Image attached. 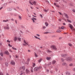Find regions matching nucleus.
I'll return each mask as SVG.
<instances>
[{
    "instance_id": "62",
    "label": "nucleus",
    "mask_w": 75,
    "mask_h": 75,
    "mask_svg": "<svg viewBox=\"0 0 75 75\" xmlns=\"http://www.w3.org/2000/svg\"><path fill=\"white\" fill-rule=\"evenodd\" d=\"M9 51H10V52H12V51H11V50H9Z\"/></svg>"
},
{
    "instance_id": "7",
    "label": "nucleus",
    "mask_w": 75,
    "mask_h": 75,
    "mask_svg": "<svg viewBox=\"0 0 75 75\" xmlns=\"http://www.w3.org/2000/svg\"><path fill=\"white\" fill-rule=\"evenodd\" d=\"M68 55V54H62L61 55V56L62 57H67Z\"/></svg>"
},
{
    "instance_id": "37",
    "label": "nucleus",
    "mask_w": 75,
    "mask_h": 75,
    "mask_svg": "<svg viewBox=\"0 0 75 75\" xmlns=\"http://www.w3.org/2000/svg\"><path fill=\"white\" fill-rule=\"evenodd\" d=\"M67 21H68V22H69V23H71V21L67 19Z\"/></svg>"
},
{
    "instance_id": "32",
    "label": "nucleus",
    "mask_w": 75,
    "mask_h": 75,
    "mask_svg": "<svg viewBox=\"0 0 75 75\" xmlns=\"http://www.w3.org/2000/svg\"><path fill=\"white\" fill-rule=\"evenodd\" d=\"M35 64L33 63V67H35Z\"/></svg>"
},
{
    "instance_id": "10",
    "label": "nucleus",
    "mask_w": 75,
    "mask_h": 75,
    "mask_svg": "<svg viewBox=\"0 0 75 75\" xmlns=\"http://www.w3.org/2000/svg\"><path fill=\"white\" fill-rule=\"evenodd\" d=\"M4 54H6V55H9V53H8V52L7 51H6L4 52Z\"/></svg>"
},
{
    "instance_id": "55",
    "label": "nucleus",
    "mask_w": 75,
    "mask_h": 75,
    "mask_svg": "<svg viewBox=\"0 0 75 75\" xmlns=\"http://www.w3.org/2000/svg\"><path fill=\"white\" fill-rule=\"evenodd\" d=\"M36 35H37V36H38V37H40V35L37 34H36Z\"/></svg>"
},
{
    "instance_id": "50",
    "label": "nucleus",
    "mask_w": 75,
    "mask_h": 75,
    "mask_svg": "<svg viewBox=\"0 0 75 75\" xmlns=\"http://www.w3.org/2000/svg\"><path fill=\"white\" fill-rule=\"evenodd\" d=\"M30 59H28L27 61H28V62H29V61H30Z\"/></svg>"
},
{
    "instance_id": "5",
    "label": "nucleus",
    "mask_w": 75,
    "mask_h": 75,
    "mask_svg": "<svg viewBox=\"0 0 75 75\" xmlns=\"http://www.w3.org/2000/svg\"><path fill=\"white\" fill-rule=\"evenodd\" d=\"M64 16L66 18H67V19H69V17L68 16V14H66L65 13H64Z\"/></svg>"
},
{
    "instance_id": "12",
    "label": "nucleus",
    "mask_w": 75,
    "mask_h": 75,
    "mask_svg": "<svg viewBox=\"0 0 75 75\" xmlns=\"http://www.w3.org/2000/svg\"><path fill=\"white\" fill-rule=\"evenodd\" d=\"M69 25H70L69 27L70 28L71 30H72V28H74V27H73V26L72 25L69 24Z\"/></svg>"
},
{
    "instance_id": "51",
    "label": "nucleus",
    "mask_w": 75,
    "mask_h": 75,
    "mask_svg": "<svg viewBox=\"0 0 75 75\" xmlns=\"http://www.w3.org/2000/svg\"><path fill=\"white\" fill-rule=\"evenodd\" d=\"M45 28H46V27H45V26H43V29H44Z\"/></svg>"
},
{
    "instance_id": "17",
    "label": "nucleus",
    "mask_w": 75,
    "mask_h": 75,
    "mask_svg": "<svg viewBox=\"0 0 75 75\" xmlns=\"http://www.w3.org/2000/svg\"><path fill=\"white\" fill-rule=\"evenodd\" d=\"M34 37H35L36 39H38L40 40H41V39H40V38H38V37L36 36H34Z\"/></svg>"
},
{
    "instance_id": "1",
    "label": "nucleus",
    "mask_w": 75,
    "mask_h": 75,
    "mask_svg": "<svg viewBox=\"0 0 75 75\" xmlns=\"http://www.w3.org/2000/svg\"><path fill=\"white\" fill-rule=\"evenodd\" d=\"M29 3L30 4H31V5H33V4L34 5H36L37 4V1H34L33 0H30L29 1Z\"/></svg>"
},
{
    "instance_id": "19",
    "label": "nucleus",
    "mask_w": 75,
    "mask_h": 75,
    "mask_svg": "<svg viewBox=\"0 0 75 75\" xmlns=\"http://www.w3.org/2000/svg\"><path fill=\"white\" fill-rule=\"evenodd\" d=\"M5 64L6 66L7 67H8V64L7 62H5Z\"/></svg>"
},
{
    "instance_id": "44",
    "label": "nucleus",
    "mask_w": 75,
    "mask_h": 75,
    "mask_svg": "<svg viewBox=\"0 0 75 75\" xmlns=\"http://www.w3.org/2000/svg\"><path fill=\"white\" fill-rule=\"evenodd\" d=\"M64 26H62V27H61V29H64Z\"/></svg>"
},
{
    "instance_id": "16",
    "label": "nucleus",
    "mask_w": 75,
    "mask_h": 75,
    "mask_svg": "<svg viewBox=\"0 0 75 75\" xmlns=\"http://www.w3.org/2000/svg\"><path fill=\"white\" fill-rule=\"evenodd\" d=\"M46 59L48 60H50V59H51V57H46Z\"/></svg>"
},
{
    "instance_id": "40",
    "label": "nucleus",
    "mask_w": 75,
    "mask_h": 75,
    "mask_svg": "<svg viewBox=\"0 0 75 75\" xmlns=\"http://www.w3.org/2000/svg\"><path fill=\"white\" fill-rule=\"evenodd\" d=\"M54 6H57V3H54Z\"/></svg>"
},
{
    "instance_id": "20",
    "label": "nucleus",
    "mask_w": 75,
    "mask_h": 75,
    "mask_svg": "<svg viewBox=\"0 0 75 75\" xmlns=\"http://www.w3.org/2000/svg\"><path fill=\"white\" fill-rule=\"evenodd\" d=\"M62 65H67V63H66V62H64L62 64Z\"/></svg>"
},
{
    "instance_id": "63",
    "label": "nucleus",
    "mask_w": 75,
    "mask_h": 75,
    "mask_svg": "<svg viewBox=\"0 0 75 75\" xmlns=\"http://www.w3.org/2000/svg\"><path fill=\"white\" fill-rule=\"evenodd\" d=\"M11 21H14V19H11Z\"/></svg>"
},
{
    "instance_id": "30",
    "label": "nucleus",
    "mask_w": 75,
    "mask_h": 75,
    "mask_svg": "<svg viewBox=\"0 0 75 75\" xmlns=\"http://www.w3.org/2000/svg\"><path fill=\"white\" fill-rule=\"evenodd\" d=\"M18 41H21V38H18Z\"/></svg>"
},
{
    "instance_id": "21",
    "label": "nucleus",
    "mask_w": 75,
    "mask_h": 75,
    "mask_svg": "<svg viewBox=\"0 0 75 75\" xmlns=\"http://www.w3.org/2000/svg\"><path fill=\"white\" fill-rule=\"evenodd\" d=\"M38 70H40V69H41V68H42V66H39V67H38Z\"/></svg>"
},
{
    "instance_id": "4",
    "label": "nucleus",
    "mask_w": 75,
    "mask_h": 75,
    "mask_svg": "<svg viewBox=\"0 0 75 75\" xmlns=\"http://www.w3.org/2000/svg\"><path fill=\"white\" fill-rule=\"evenodd\" d=\"M34 71H35V72L38 71V67H35L34 69Z\"/></svg>"
},
{
    "instance_id": "41",
    "label": "nucleus",
    "mask_w": 75,
    "mask_h": 75,
    "mask_svg": "<svg viewBox=\"0 0 75 75\" xmlns=\"http://www.w3.org/2000/svg\"><path fill=\"white\" fill-rule=\"evenodd\" d=\"M19 18L20 20H21V16H19Z\"/></svg>"
},
{
    "instance_id": "48",
    "label": "nucleus",
    "mask_w": 75,
    "mask_h": 75,
    "mask_svg": "<svg viewBox=\"0 0 75 75\" xmlns=\"http://www.w3.org/2000/svg\"><path fill=\"white\" fill-rule=\"evenodd\" d=\"M33 19L34 20H37V19H36V18H34V17L33 18Z\"/></svg>"
},
{
    "instance_id": "22",
    "label": "nucleus",
    "mask_w": 75,
    "mask_h": 75,
    "mask_svg": "<svg viewBox=\"0 0 75 75\" xmlns=\"http://www.w3.org/2000/svg\"><path fill=\"white\" fill-rule=\"evenodd\" d=\"M17 40V37H15L14 39V41H16Z\"/></svg>"
},
{
    "instance_id": "24",
    "label": "nucleus",
    "mask_w": 75,
    "mask_h": 75,
    "mask_svg": "<svg viewBox=\"0 0 75 75\" xmlns=\"http://www.w3.org/2000/svg\"><path fill=\"white\" fill-rule=\"evenodd\" d=\"M45 24L46 25V27H47V26L48 25V23H47V22H45Z\"/></svg>"
},
{
    "instance_id": "52",
    "label": "nucleus",
    "mask_w": 75,
    "mask_h": 75,
    "mask_svg": "<svg viewBox=\"0 0 75 75\" xmlns=\"http://www.w3.org/2000/svg\"><path fill=\"white\" fill-rule=\"evenodd\" d=\"M59 13L60 15H62V13H61L60 12H59Z\"/></svg>"
},
{
    "instance_id": "18",
    "label": "nucleus",
    "mask_w": 75,
    "mask_h": 75,
    "mask_svg": "<svg viewBox=\"0 0 75 75\" xmlns=\"http://www.w3.org/2000/svg\"><path fill=\"white\" fill-rule=\"evenodd\" d=\"M51 48L54 50H57V48L55 47H52Z\"/></svg>"
},
{
    "instance_id": "35",
    "label": "nucleus",
    "mask_w": 75,
    "mask_h": 75,
    "mask_svg": "<svg viewBox=\"0 0 75 75\" xmlns=\"http://www.w3.org/2000/svg\"><path fill=\"white\" fill-rule=\"evenodd\" d=\"M61 60L62 62H64V60L62 58L61 59Z\"/></svg>"
},
{
    "instance_id": "45",
    "label": "nucleus",
    "mask_w": 75,
    "mask_h": 75,
    "mask_svg": "<svg viewBox=\"0 0 75 75\" xmlns=\"http://www.w3.org/2000/svg\"><path fill=\"white\" fill-rule=\"evenodd\" d=\"M48 33H49V32H45L44 33V34H48Z\"/></svg>"
},
{
    "instance_id": "14",
    "label": "nucleus",
    "mask_w": 75,
    "mask_h": 75,
    "mask_svg": "<svg viewBox=\"0 0 75 75\" xmlns=\"http://www.w3.org/2000/svg\"><path fill=\"white\" fill-rule=\"evenodd\" d=\"M12 10V8H7V11H11Z\"/></svg>"
},
{
    "instance_id": "47",
    "label": "nucleus",
    "mask_w": 75,
    "mask_h": 75,
    "mask_svg": "<svg viewBox=\"0 0 75 75\" xmlns=\"http://www.w3.org/2000/svg\"><path fill=\"white\" fill-rule=\"evenodd\" d=\"M0 75H3V73H2V72H0Z\"/></svg>"
},
{
    "instance_id": "13",
    "label": "nucleus",
    "mask_w": 75,
    "mask_h": 75,
    "mask_svg": "<svg viewBox=\"0 0 75 75\" xmlns=\"http://www.w3.org/2000/svg\"><path fill=\"white\" fill-rule=\"evenodd\" d=\"M21 74H20V75H24V74H25V72L24 71L23 72V71H21Z\"/></svg>"
},
{
    "instance_id": "42",
    "label": "nucleus",
    "mask_w": 75,
    "mask_h": 75,
    "mask_svg": "<svg viewBox=\"0 0 75 75\" xmlns=\"http://www.w3.org/2000/svg\"><path fill=\"white\" fill-rule=\"evenodd\" d=\"M69 46H70V47H71V46H72V44H71V43H69Z\"/></svg>"
},
{
    "instance_id": "15",
    "label": "nucleus",
    "mask_w": 75,
    "mask_h": 75,
    "mask_svg": "<svg viewBox=\"0 0 75 75\" xmlns=\"http://www.w3.org/2000/svg\"><path fill=\"white\" fill-rule=\"evenodd\" d=\"M56 63V61L55 60H53L52 61V64H55Z\"/></svg>"
},
{
    "instance_id": "49",
    "label": "nucleus",
    "mask_w": 75,
    "mask_h": 75,
    "mask_svg": "<svg viewBox=\"0 0 75 75\" xmlns=\"http://www.w3.org/2000/svg\"><path fill=\"white\" fill-rule=\"evenodd\" d=\"M51 65V62H50L49 64V65Z\"/></svg>"
},
{
    "instance_id": "53",
    "label": "nucleus",
    "mask_w": 75,
    "mask_h": 75,
    "mask_svg": "<svg viewBox=\"0 0 75 75\" xmlns=\"http://www.w3.org/2000/svg\"><path fill=\"white\" fill-rule=\"evenodd\" d=\"M73 12H74V13H75V10H74V9H73Z\"/></svg>"
},
{
    "instance_id": "8",
    "label": "nucleus",
    "mask_w": 75,
    "mask_h": 75,
    "mask_svg": "<svg viewBox=\"0 0 75 75\" xmlns=\"http://www.w3.org/2000/svg\"><path fill=\"white\" fill-rule=\"evenodd\" d=\"M4 28L5 29H7V30H9V29H10V27H9L8 25H7L6 27H4Z\"/></svg>"
},
{
    "instance_id": "61",
    "label": "nucleus",
    "mask_w": 75,
    "mask_h": 75,
    "mask_svg": "<svg viewBox=\"0 0 75 75\" xmlns=\"http://www.w3.org/2000/svg\"><path fill=\"white\" fill-rule=\"evenodd\" d=\"M58 0H56V1L57 3V2H58Z\"/></svg>"
},
{
    "instance_id": "3",
    "label": "nucleus",
    "mask_w": 75,
    "mask_h": 75,
    "mask_svg": "<svg viewBox=\"0 0 75 75\" xmlns=\"http://www.w3.org/2000/svg\"><path fill=\"white\" fill-rule=\"evenodd\" d=\"M25 72L26 74H31V72L28 69H26L25 70Z\"/></svg>"
},
{
    "instance_id": "23",
    "label": "nucleus",
    "mask_w": 75,
    "mask_h": 75,
    "mask_svg": "<svg viewBox=\"0 0 75 75\" xmlns=\"http://www.w3.org/2000/svg\"><path fill=\"white\" fill-rule=\"evenodd\" d=\"M57 33H61V31L59 30H57Z\"/></svg>"
},
{
    "instance_id": "25",
    "label": "nucleus",
    "mask_w": 75,
    "mask_h": 75,
    "mask_svg": "<svg viewBox=\"0 0 75 75\" xmlns=\"http://www.w3.org/2000/svg\"><path fill=\"white\" fill-rule=\"evenodd\" d=\"M25 67L23 66L22 67V69H23V70H25Z\"/></svg>"
},
{
    "instance_id": "28",
    "label": "nucleus",
    "mask_w": 75,
    "mask_h": 75,
    "mask_svg": "<svg viewBox=\"0 0 75 75\" xmlns=\"http://www.w3.org/2000/svg\"><path fill=\"white\" fill-rule=\"evenodd\" d=\"M3 22H7V21H8V20L7 19L6 20H4L3 21Z\"/></svg>"
},
{
    "instance_id": "39",
    "label": "nucleus",
    "mask_w": 75,
    "mask_h": 75,
    "mask_svg": "<svg viewBox=\"0 0 75 75\" xmlns=\"http://www.w3.org/2000/svg\"><path fill=\"white\" fill-rule=\"evenodd\" d=\"M8 45L9 47H12V46L11 45H10V43L8 44Z\"/></svg>"
},
{
    "instance_id": "36",
    "label": "nucleus",
    "mask_w": 75,
    "mask_h": 75,
    "mask_svg": "<svg viewBox=\"0 0 75 75\" xmlns=\"http://www.w3.org/2000/svg\"><path fill=\"white\" fill-rule=\"evenodd\" d=\"M51 47H56L54 45H52L51 46Z\"/></svg>"
},
{
    "instance_id": "9",
    "label": "nucleus",
    "mask_w": 75,
    "mask_h": 75,
    "mask_svg": "<svg viewBox=\"0 0 75 75\" xmlns=\"http://www.w3.org/2000/svg\"><path fill=\"white\" fill-rule=\"evenodd\" d=\"M11 65H15V62L14 61L12 60L11 62Z\"/></svg>"
},
{
    "instance_id": "6",
    "label": "nucleus",
    "mask_w": 75,
    "mask_h": 75,
    "mask_svg": "<svg viewBox=\"0 0 75 75\" xmlns=\"http://www.w3.org/2000/svg\"><path fill=\"white\" fill-rule=\"evenodd\" d=\"M66 60L67 61H72V59L70 57H66Z\"/></svg>"
},
{
    "instance_id": "27",
    "label": "nucleus",
    "mask_w": 75,
    "mask_h": 75,
    "mask_svg": "<svg viewBox=\"0 0 75 75\" xmlns=\"http://www.w3.org/2000/svg\"><path fill=\"white\" fill-rule=\"evenodd\" d=\"M43 11H45V12H46V13H47V11H48V10H46V9H43Z\"/></svg>"
},
{
    "instance_id": "34",
    "label": "nucleus",
    "mask_w": 75,
    "mask_h": 75,
    "mask_svg": "<svg viewBox=\"0 0 75 75\" xmlns=\"http://www.w3.org/2000/svg\"><path fill=\"white\" fill-rule=\"evenodd\" d=\"M12 48L13 50H17V49L14 48V47H12Z\"/></svg>"
},
{
    "instance_id": "26",
    "label": "nucleus",
    "mask_w": 75,
    "mask_h": 75,
    "mask_svg": "<svg viewBox=\"0 0 75 75\" xmlns=\"http://www.w3.org/2000/svg\"><path fill=\"white\" fill-rule=\"evenodd\" d=\"M0 55L1 57H3V53L1 52L0 53Z\"/></svg>"
},
{
    "instance_id": "33",
    "label": "nucleus",
    "mask_w": 75,
    "mask_h": 75,
    "mask_svg": "<svg viewBox=\"0 0 75 75\" xmlns=\"http://www.w3.org/2000/svg\"><path fill=\"white\" fill-rule=\"evenodd\" d=\"M47 52H51V51H50V50H48Z\"/></svg>"
},
{
    "instance_id": "29",
    "label": "nucleus",
    "mask_w": 75,
    "mask_h": 75,
    "mask_svg": "<svg viewBox=\"0 0 75 75\" xmlns=\"http://www.w3.org/2000/svg\"><path fill=\"white\" fill-rule=\"evenodd\" d=\"M69 67H72L73 66V64L71 63L69 65Z\"/></svg>"
},
{
    "instance_id": "56",
    "label": "nucleus",
    "mask_w": 75,
    "mask_h": 75,
    "mask_svg": "<svg viewBox=\"0 0 75 75\" xmlns=\"http://www.w3.org/2000/svg\"><path fill=\"white\" fill-rule=\"evenodd\" d=\"M61 20H62L61 19H59V21H61Z\"/></svg>"
},
{
    "instance_id": "59",
    "label": "nucleus",
    "mask_w": 75,
    "mask_h": 75,
    "mask_svg": "<svg viewBox=\"0 0 75 75\" xmlns=\"http://www.w3.org/2000/svg\"><path fill=\"white\" fill-rule=\"evenodd\" d=\"M41 61L40 60H38V62H41Z\"/></svg>"
},
{
    "instance_id": "31",
    "label": "nucleus",
    "mask_w": 75,
    "mask_h": 75,
    "mask_svg": "<svg viewBox=\"0 0 75 75\" xmlns=\"http://www.w3.org/2000/svg\"><path fill=\"white\" fill-rule=\"evenodd\" d=\"M35 56L36 57H38V55H37V54H36V53H35Z\"/></svg>"
},
{
    "instance_id": "2",
    "label": "nucleus",
    "mask_w": 75,
    "mask_h": 75,
    "mask_svg": "<svg viewBox=\"0 0 75 75\" xmlns=\"http://www.w3.org/2000/svg\"><path fill=\"white\" fill-rule=\"evenodd\" d=\"M23 42L25 44H23V47H24V46H26V45H27L28 46L29 45V43L28 42H26L25 40H24Z\"/></svg>"
},
{
    "instance_id": "64",
    "label": "nucleus",
    "mask_w": 75,
    "mask_h": 75,
    "mask_svg": "<svg viewBox=\"0 0 75 75\" xmlns=\"http://www.w3.org/2000/svg\"><path fill=\"white\" fill-rule=\"evenodd\" d=\"M17 8V9H19V7L17 6L16 7Z\"/></svg>"
},
{
    "instance_id": "11",
    "label": "nucleus",
    "mask_w": 75,
    "mask_h": 75,
    "mask_svg": "<svg viewBox=\"0 0 75 75\" xmlns=\"http://www.w3.org/2000/svg\"><path fill=\"white\" fill-rule=\"evenodd\" d=\"M66 75H71V74L68 71H67L65 72Z\"/></svg>"
},
{
    "instance_id": "60",
    "label": "nucleus",
    "mask_w": 75,
    "mask_h": 75,
    "mask_svg": "<svg viewBox=\"0 0 75 75\" xmlns=\"http://www.w3.org/2000/svg\"><path fill=\"white\" fill-rule=\"evenodd\" d=\"M31 72H33V71L32 69L31 70Z\"/></svg>"
},
{
    "instance_id": "58",
    "label": "nucleus",
    "mask_w": 75,
    "mask_h": 75,
    "mask_svg": "<svg viewBox=\"0 0 75 75\" xmlns=\"http://www.w3.org/2000/svg\"><path fill=\"white\" fill-rule=\"evenodd\" d=\"M13 9H14V10H15L16 11H17V10H16V8H14Z\"/></svg>"
},
{
    "instance_id": "43",
    "label": "nucleus",
    "mask_w": 75,
    "mask_h": 75,
    "mask_svg": "<svg viewBox=\"0 0 75 75\" xmlns=\"http://www.w3.org/2000/svg\"><path fill=\"white\" fill-rule=\"evenodd\" d=\"M56 6L57 7H58V8H59V6H58V5H56Z\"/></svg>"
},
{
    "instance_id": "46",
    "label": "nucleus",
    "mask_w": 75,
    "mask_h": 75,
    "mask_svg": "<svg viewBox=\"0 0 75 75\" xmlns=\"http://www.w3.org/2000/svg\"><path fill=\"white\" fill-rule=\"evenodd\" d=\"M32 20H33V23H35V21H34V20L33 19V18H32Z\"/></svg>"
},
{
    "instance_id": "57",
    "label": "nucleus",
    "mask_w": 75,
    "mask_h": 75,
    "mask_svg": "<svg viewBox=\"0 0 75 75\" xmlns=\"http://www.w3.org/2000/svg\"><path fill=\"white\" fill-rule=\"evenodd\" d=\"M73 70L74 71H75V68H74L73 69Z\"/></svg>"
},
{
    "instance_id": "38",
    "label": "nucleus",
    "mask_w": 75,
    "mask_h": 75,
    "mask_svg": "<svg viewBox=\"0 0 75 75\" xmlns=\"http://www.w3.org/2000/svg\"><path fill=\"white\" fill-rule=\"evenodd\" d=\"M6 41L7 42H9V43H10V41L9 40H7Z\"/></svg>"
},
{
    "instance_id": "54",
    "label": "nucleus",
    "mask_w": 75,
    "mask_h": 75,
    "mask_svg": "<svg viewBox=\"0 0 75 75\" xmlns=\"http://www.w3.org/2000/svg\"><path fill=\"white\" fill-rule=\"evenodd\" d=\"M40 17H41L42 18V15L40 14Z\"/></svg>"
}]
</instances>
